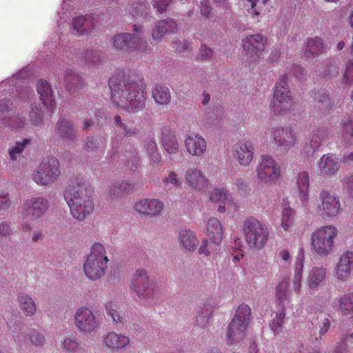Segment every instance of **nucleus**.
<instances>
[{"label":"nucleus","instance_id":"39","mask_svg":"<svg viewBox=\"0 0 353 353\" xmlns=\"http://www.w3.org/2000/svg\"><path fill=\"white\" fill-rule=\"evenodd\" d=\"M332 353H353V332L342 335Z\"/></svg>","mask_w":353,"mask_h":353},{"label":"nucleus","instance_id":"13","mask_svg":"<svg viewBox=\"0 0 353 353\" xmlns=\"http://www.w3.org/2000/svg\"><path fill=\"white\" fill-rule=\"evenodd\" d=\"M74 325L82 334H90L97 330L99 321L90 309L81 307L75 313Z\"/></svg>","mask_w":353,"mask_h":353},{"label":"nucleus","instance_id":"2","mask_svg":"<svg viewBox=\"0 0 353 353\" xmlns=\"http://www.w3.org/2000/svg\"><path fill=\"white\" fill-rule=\"evenodd\" d=\"M92 193L89 182L83 176L78 174L70 181L65 190L64 198L74 219L83 221L92 212Z\"/></svg>","mask_w":353,"mask_h":353},{"label":"nucleus","instance_id":"5","mask_svg":"<svg viewBox=\"0 0 353 353\" xmlns=\"http://www.w3.org/2000/svg\"><path fill=\"white\" fill-rule=\"evenodd\" d=\"M251 310L246 304L240 305L236 314L228 325L225 340L228 345H235L245 336V331L250 321Z\"/></svg>","mask_w":353,"mask_h":353},{"label":"nucleus","instance_id":"42","mask_svg":"<svg viewBox=\"0 0 353 353\" xmlns=\"http://www.w3.org/2000/svg\"><path fill=\"white\" fill-rule=\"evenodd\" d=\"M132 39L133 34L121 33L116 34L112 38L113 46L117 50H130V46Z\"/></svg>","mask_w":353,"mask_h":353},{"label":"nucleus","instance_id":"54","mask_svg":"<svg viewBox=\"0 0 353 353\" xmlns=\"http://www.w3.org/2000/svg\"><path fill=\"white\" fill-rule=\"evenodd\" d=\"M290 292L289 290V283L288 281H281L276 287V297L281 302L283 303L289 299Z\"/></svg>","mask_w":353,"mask_h":353},{"label":"nucleus","instance_id":"11","mask_svg":"<svg viewBox=\"0 0 353 353\" xmlns=\"http://www.w3.org/2000/svg\"><path fill=\"white\" fill-rule=\"evenodd\" d=\"M259 181L265 184H274L281 175L280 165L270 155H262L256 168Z\"/></svg>","mask_w":353,"mask_h":353},{"label":"nucleus","instance_id":"46","mask_svg":"<svg viewBox=\"0 0 353 353\" xmlns=\"http://www.w3.org/2000/svg\"><path fill=\"white\" fill-rule=\"evenodd\" d=\"M223 118V112L218 108H209L205 113L204 119L209 125H218Z\"/></svg>","mask_w":353,"mask_h":353},{"label":"nucleus","instance_id":"41","mask_svg":"<svg viewBox=\"0 0 353 353\" xmlns=\"http://www.w3.org/2000/svg\"><path fill=\"white\" fill-rule=\"evenodd\" d=\"M30 139H23L17 141L14 145L10 146L8 149L10 159L12 161H17L21 156L25 148L31 143Z\"/></svg>","mask_w":353,"mask_h":353},{"label":"nucleus","instance_id":"23","mask_svg":"<svg viewBox=\"0 0 353 353\" xmlns=\"http://www.w3.org/2000/svg\"><path fill=\"white\" fill-rule=\"evenodd\" d=\"M130 338L123 334L110 332L103 337V344L109 350L117 352L125 349L130 343Z\"/></svg>","mask_w":353,"mask_h":353},{"label":"nucleus","instance_id":"48","mask_svg":"<svg viewBox=\"0 0 353 353\" xmlns=\"http://www.w3.org/2000/svg\"><path fill=\"white\" fill-rule=\"evenodd\" d=\"M295 211L294 209L287 207L283 208L281 216V226L285 231L290 230L294 223Z\"/></svg>","mask_w":353,"mask_h":353},{"label":"nucleus","instance_id":"6","mask_svg":"<svg viewBox=\"0 0 353 353\" xmlns=\"http://www.w3.org/2000/svg\"><path fill=\"white\" fill-rule=\"evenodd\" d=\"M243 232L248 245L257 250L265 246L270 236L267 225L254 217H249L244 221Z\"/></svg>","mask_w":353,"mask_h":353},{"label":"nucleus","instance_id":"4","mask_svg":"<svg viewBox=\"0 0 353 353\" xmlns=\"http://www.w3.org/2000/svg\"><path fill=\"white\" fill-rule=\"evenodd\" d=\"M108 261L104 246L100 243H94L90 254L83 264V271L88 279L97 281L103 277L105 274Z\"/></svg>","mask_w":353,"mask_h":353},{"label":"nucleus","instance_id":"33","mask_svg":"<svg viewBox=\"0 0 353 353\" xmlns=\"http://www.w3.org/2000/svg\"><path fill=\"white\" fill-rule=\"evenodd\" d=\"M213 312L212 299L207 300L200 307L198 314L196 316V324L197 327L206 328L209 325L210 316Z\"/></svg>","mask_w":353,"mask_h":353},{"label":"nucleus","instance_id":"50","mask_svg":"<svg viewBox=\"0 0 353 353\" xmlns=\"http://www.w3.org/2000/svg\"><path fill=\"white\" fill-rule=\"evenodd\" d=\"M83 61L88 65H97L102 61V55L98 50H86L81 57Z\"/></svg>","mask_w":353,"mask_h":353},{"label":"nucleus","instance_id":"9","mask_svg":"<svg viewBox=\"0 0 353 353\" xmlns=\"http://www.w3.org/2000/svg\"><path fill=\"white\" fill-rule=\"evenodd\" d=\"M130 292L140 300H153L159 290L152 283L144 269H137L132 274L130 283Z\"/></svg>","mask_w":353,"mask_h":353},{"label":"nucleus","instance_id":"15","mask_svg":"<svg viewBox=\"0 0 353 353\" xmlns=\"http://www.w3.org/2000/svg\"><path fill=\"white\" fill-rule=\"evenodd\" d=\"M49 209V202L43 196H32L27 199L23 205V214L32 219L44 216Z\"/></svg>","mask_w":353,"mask_h":353},{"label":"nucleus","instance_id":"35","mask_svg":"<svg viewBox=\"0 0 353 353\" xmlns=\"http://www.w3.org/2000/svg\"><path fill=\"white\" fill-rule=\"evenodd\" d=\"M177 30V25L172 19H164L157 22L153 29L152 36L154 39H159L166 32L174 33Z\"/></svg>","mask_w":353,"mask_h":353},{"label":"nucleus","instance_id":"25","mask_svg":"<svg viewBox=\"0 0 353 353\" xmlns=\"http://www.w3.org/2000/svg\"><path fill=\"white\" fill-rule=\"evenodd\" d=\"M207 236L214 245H220L223 236V228L221 221L215 217L210 218L206 223Z\"/></svg>","mask_w":353,"mask_h":353},{"label":"nucleus","instance_id":"32","mask_svg":"<svg viewBox=\"0 0 353 353\" xmlns=\"http://www.w3.org/2000/svg\"><path fill=\"white\" fill-rule=\"evenodd\" d=\"M133 28V30L136 34H133V39L130 46V50L137 54L149 52L150 48L148 47L147 41L140 35V33L142 32V28L137 25H134Z\"/></svg>","mask_w":353,"mask_h":353},{"label":"nucleus","instance_id":"61","mask_svg":"<svg viewBox=\"0 0 353 353\" xmlns=\"http://www.w3.org/2000/svg\"><path fill=\"white\" fill-rule=\"evenodd\" d=\"M163 182L166 186L172 185L178 188H181L182 187V181L174 171H170L168 176L163 179Z\"/></svg>","mask_w":353,"mask_h":353},{"label":"nucleus","instance_id":"16","mask_svg":"<svg viewBox=\"0 0 353 353\" xmlns=\"http://www.w3.org/2000/svg\"><path fill=\"white\" fill-rule=\"evenodd\" d=\"M185 184L196 192H204L209 186V180L198 168H188L184 174Z\"/></svg>","mask_w":353,"mask_h":353},{"label":"nucleus","instance_id":"36","mask_svg":"<svg viewBox=\"0 0 353 353\" xmlns=\"http://www.w3.org/2000/svg\"><path fill=\"white\" fill-rule=\"evenodd\" d=\"M181 244L184 249L194 251L199 244V241L194 232L186 228L181 229L179 234Z\"/></svg>","mask_w":353,"mask_h":353},{"label":"nucleus","instance_id":"49","mask_svg":"<svg viewBox=\"0 0 353 353\" xmlns=\"http://www.w3.org/2000/svg\"><path fill=\"white\" fill-rule=\"evenodd\" d=\"M61 347L68 353H77L81 350L77 339L73 335L65 336L61 343Z\"/></svg>","mask_w":353,"mask_h":353},{"label":"nucleus","instance_id":"20","mask_svg":"<svg viewBox=\"0 0 353 353\" xmlns=\"http://www.w3.org/2000/svg\"><path fill=\"white\" fill-rule=\"evenodd\" d=\"M232 153L241 165L248 166L254 157V145L250 141H239L234 145Z\"/></svg>","mask_w":353,"mask_h":353},{"label":"nucleus","instance_id":"18","mask_svg":"<svg viewBox=\"0 0 353 353\" xmlns=\"http://www.w3.org/2000/svg\"><path fill=\"white\" fill-rule=\"evenodd\" d=\"M336 278L341 281H347L353 275V252H343L334 268Z\"/></svg>","mask_w":353,"mask_h":353},{"label":"nucleus","instance_id":"58","mask_svg":"<svg viewBox=\"0 0 353 353\" xmlns=\"http://www.w3.org/2000/svg\"><path fill=\"white\" fill-rule=\"evenodd\" d=\"M3 125H8L11 128H21L25 124V118L14 114L9 116L6 122H2Z\"/></svg>","mask_w":353,"mask_h":353},{"label":"nucleus","instance_id":"52","mask_svg":"<svg viewBox=\"0 0 353 353\" xmlns=\"http://www.w3.org/2000/svg\"><path fill=\"white\" fill-rule=\"evenodd\" d=\"M210 200L212 202L225 203L229 199L228 191L223 188H215L209 193Z\"/></svg>","mask_w":353,"mask_h":353},{"label":"nucleus","instance_id":"56","mask_svg":"<svg viewBox=\"0 0 353 353\" xmlns=\"http://www.w3.org/2000/svg\"><path fill=\"white\" fill-rule=\"evenodd\" d=\"M145 148L151 160L154 162H158L160 160L161 155L158 152L157 144L154 140L149 139L145 141Z\"/></svg>","mask_w":353,"mask_h":353},{"label":"nucleus","instance_id":"57","mask_svg":"<svg viewBox=\"0 0 353 353\" xmlns=\"http://www.w3.org/2000/svg\"><path fill=\"white\" fill-rule=\"evenodd\" d=\"M114 122L117 127L123 130L125 137H135L139 134V130L135 128H128L127 125L122 122L119 115L114 116Z\"/></svg>","mask_w":353,"mask_h":353},{"label":"nucleus","instance_id":"8","mask_svg":"<svg viewBox=\"0 0 353 353\" xmlns=\"http://www.w3.org/2000/svg\"><path fill=\"white\" fill-rule=\"evenodd\" d=\"M342 212L339 196L327 190H322L319 195L316 214L324 221H332Z\"/></svg>","mask_w":353,"mask_h":353},{"label":"nucleus","instance_id":"21","mask_svg":"<svg viewBox=\"0 0 353 353\" xmlns=\"http://www.w3.org/2000/svg\"><path fill=\"white\" fill-rule=\"evenodd\" d=\"M310 176L307 172H299L296 176V188L298 191L297 198L305 210H310Z\"/></svg>","mask_w":353,"mask_h":353},{"label":"nucleus","instance_id":"47","mask_svg":"<svg viewBox=\"0 0 353 353\" xmlns=\"http://www.w3.org/2000/svg\"><path fill=\"white\" fill-rule=\"evenodd\" d=\"M330 327V321L328 318H324L319 325L318 335L316 334V330L310 331L312 336L311 342L313 345L319 344L322 336L325 335Z\"/></svg>","mask_w":353,"mask_h":353},{"label":"nucleus","instance_id":"59","mask_svg":"<svg viewBox=\"0 0 353 353\" xmlns=\"http://www.w3.org/2000/svg\"><path fill=\"white\" fill-rule=\"evenodd\" d=\"M341 83L344 86H348L353 83V61H352L347 63Z\"/></svg>","mask_w":353,"mask_h":353},{"label":"nucleus","instance_id":"27","mask_svg":"<svg viewBox=\"0 0 353 353\" xmlns=\"http://www.w3.org/2000/svg\"><path fill=\"white\" fill-rule=\"evenodd\" d=\"M326 279V269L323 267H314L308 274L307 285L313 291L318 290L325 283Z\"/></svg>","mask_w":353,"mask_h":353},{"label":"nucleus","instance_id":"14","mask_svg":"<svg viewBox=\"0 0 353 353\" xmlns=\"http://www.w3.org/2000/svg\"><path fill=\"white\" fill-rule=\"evenodd\" d=\"M275 144L284 151L293 148L299 142L296 132L290 127H274L270 130Z\"/></svg>","mask_w":353,"mask_h":353},{"label":"nucleus","instance_id":"44","mask_svg":"<svg viewBox=\"0 0 353 353\" xmlns=\"http://www.w3.org/2000/svg\"><path fill=\"white\" fill-rule=\"evenodd\" d=\"M63 81L66 89L69 91L82 86V81L80 77L74 72L72 69L65 71Z\"/></svg>","mask_w":353,"mask_h":353},{"label":"nucleus","instance_id":"24","mask_svg":"<svg viewBox=\"0 0 353 353\" xmlns=\"http://www.w3.org/2000/svg\"><path fill=\"white\" fill-rule=\"evenodd\" d=\"M312 97L314 101V112L316 113V116L330 114L332 106L331 99L324 90L312 92Z\"/></svg>","mask_w":353,"mask_h":353},{"label":"nucleus","instance_id":"26","mask_svg":"<svg viewBox=\"0 0 353 353\" xmlns=\"http://www.w3.org/2000/svg\"><path fill=\"white\" fill-rule=\"evenodd\" d=\"M105 140L102 137H88L83 146V150L88 155L92 157H100L105 148Z\"/></svg>","mask_w":353,"mask_h":353},{"label":"nucleus","instance_id":"22","mask_svg":"<svg viewBox=\"0 0 353 353\" xmlns=\"http://www.w3.org/2000/svg\"><path fill=\"white\" fill-rule=\"evenodd\" d=\"M319 174L332 176L339 170L341 162L338 157L332 153L323 154L317 163Z\"/></svg>","mask_w":353,"mask_h":353},{"label":"nucleus","instance_id":"10","mask_svg":"<svg viewBox=\"0 0 353 353\" xmlns=\"http://www.w3.org/2000/svg\"><path fill=\"white\" fill-rule=\"evenodd\" d=\"M59 165V160L54 157L43 159L32 173V179L39 185L48 186L52 184L61 174Z\"/></svg>","mask_w":353,"mask_h":353},{"label":"nucleus","instance_id":"17","mask_svg":"<svg viewBox=\"0 0 353 353\" xmlns=\"http://www.w3.org/2000/svg\"><path fill=\"white\" fill-rule=\"evenodd\" d=\"M163 207L162 201L154 199H142L134 204V209L138 214L149 218L159 216Z\"/></svg>","mask_w":353,"mask_h":353},{"label":"nucleus","instance_id":"60","mask_svg":"<svg viewBox=\"0 0 353 353\" xmlns=\"http://www.w3.org/2000/svg\"><path fill=\"white\" fill-rule=\"evenodd\" d=\"M30 120L34 125H39L43 121V114L41 111V108L34 106L32 107V110L30 112Z\"/></svg>","mask_w":353,"mask_h":353},{"label":"nucleus","instance_id":"51","mask_svg":"<svg viewBox=\"0 0 353 353\" xmlns=\"http://www.w3.org/2000/svg\"><path fill=\"white\" fill-rule=\"evenodd\" d=\"M219 245H214L212 241L209 242L207 239H203L201 245L199 248L198 253L205 257L212 254H217V247Z\"/></svg>","mask_w":353,"mask_h":353},{"label":"nucleus","instance_id":"1","mask_svg":"<svg viewBox=\"0 0 353 353\" xmlns=\"http://www.w3.org/2000/svg\"><path fill=\"white\" fill-rule=\"evenodd\" d=\"M112 101L132 113L143 110L146 100V85L143 77L133 70H124L109 79Z\"/></svg>","mask_w":353,"mask_h":353},{"label":"nucleus","instance_id":"37","mask_svg":"<svg viewBox=\"0 0 353 353\" xmlns=\"http://www.w3.org/2000/svg\"><path fill=\"white\" fill-rule=\"evenodd\" d=\"M20 309L27 316H32L37 312V305L32 297L26 293H20L17 297Z\"/></svg>","mask_w":353,"mask_h":353},{"label":"nucleus","instance_id":"30","mask_svg":"<svg viewBox=\"0 0 353 353\" xmlns=\"http://www.w3.org/2000/svg\"><path fill=\"white\" fill-rule=\"evenodd\" d=\"M37 90L43 105L52 108L55 105V102L49 83L46 80L40 79L37 82Z\"/></svg>","mask_w":353,"mask_h":353},{"label":"nucleus","instance_id":"28","mask_svg":"<svg viewBox=\"0 0 353 353\" xmlns=\"http://www.w3.org/2000/svg\"><path fill=\"white\" fill-rule=\"evenodd\" d=\"M161 143L165 151L170 154H175L179 152V143L175 132L168 128L162 130Z\"/></svg>","mask_w":353,"mask_h":353},{"label":"nucleus","instance_id":"29","mask_svg":"<svg viewBox=\"0 0 353 353\" xmlns=\"http://www.w3.org/2000/svg\"><path fill=\"white\" fill-rule=\"evenodd\" d=\"M152 98L159 106L165 107L170 103L172 96L170 89L161 84H155L151 90Z\"/></svg>","mask_w":353,"mask_h":353},{"label":"nucleus","instance_id":"3","mask_svg":"<svg viewBox=\"0 0 353 353\" xmlns=\"http://www.w3.org/2000/svg\"><path fill=\"white\" fill-rule=\"evenodd\" d=\"M337 236L338 230L333 225L317 228L311 234V251L321 257L328 256L333 251Z\"/></svg>","mask_w":353,"mask_h":353},{"label":"nucleus","instance_id":"64","mask_svg":"<svg viewBox=\"0 0 353 353\" xmlns=\"http://www.w3.org/2000/svg\"><path fill=\"white\" fill-rule=\"evenodd\" d=\"M172 48L178 53L189 52L190 50V44L185 40H175L172 43Z\"/></svg>","mask_w":353,"mask_h":353},{"label":"nucleus","instance_id":"63","mask_svg":"<svg viewBox=\"0 0 353 353\" xmlns=\"http://www.w3.org/2000/svg\"><path fill=\"white\" fill-rule=\"evenodd\" d=\"M343 135H350L353 137V115L348 117L341 122Z\"/></svg>","mask_w":353,"mask_h":353},{"label":"nucleus","instance_id":"62","mask_svg":"<svg viewBox=\"0 0 353 353\" xmlns=\"http://www.w3.org/2000/svg\"><path fill=\"white\" fill-rule=\"evenodd\" d=\"M285 313L284 310L277 312L275 318L272 320L271 324V328L273 330L274 334L279 333V330L282 327L283 323V319L285 318Z\"/></svg>","mask_w":353,"mask_h":353},{"label":"nucleus","instance_id":"38","mask_svg":"<svg viewBox=\"0 0 353 353\" xmlns=\"http://www.w3.org/2000/svg\"><path fill=\"white\" fill-rule=\"evenodd\" d=\"M93 17H78L73 19L72 26L74 30H76L77 35H84L90 32L91 29L95 26L93 24Z\"/></svg>","mask_w":353,"mask_h":353},{"label":"nucleus","instance_id":"31","mask_svg":"<svg viewBox=\"0 0 353 353\" xmlns=\"http://www.w3.org/2000/svg\"><path fill=\"white\" fill-rule=\"evenodd\" d=\"M56 132L64 140L74 141L76 137V132L72 122L65 118L59 119Z\"/></svg>","mask_w":353,"mask_h":353},{"label":"nucleus","instance_id":"19","mask_svg":"<svg viewBox=\"0 0 353 353\" xmlns=\"http://www.w3.org/2000/svg\"><path fill=\"white\" fill-rule=\"evenodd\" d=\"M184 144L187 152L197 157H203L207 150V142L205 138L195 132L185 135Z\"/></svg>","mask_w":353,"mask_h":353},{"label":"nucleus","instance_id":"34","mask_svg":"<svg viewBox=\"0 0 353 353\" xmlns=\"http://www.w3.org/2000/svg\"><path fill=\"white\" fill-rule=\"evenodd\" d=\"M329 139V131L325 128H319L312 131L308 139V143L314 152L321 147L324 141Z\"/></svg>","mask_w":353,"mask_h":353},{"label":"nucleus","instance_id":"45","mask_svg":"<svg viewBox=\"0 0 353 353\" xmlns=\"http://www.w3.org/2000/svg\"><path fill=\"white\" fill-rule=\"evenodd\" d=\"M323 50V41L320 37H315L308 39L307 50L305 52L306 59L310 57H313L314 54L321 52Z\"/></svg>","mask_w":353,"mask_h":353},{"label":"nucleus","instance_id":"55","mask_svg":"<svg viewBox=\"0 0 353 353\" xmlns=\"http://www.w3.org/2000/svg\"><path fill=\"white\" fill-rule=\"evenodd\" d=\"M107 314L112 319V321L119 323L121 322L123 316L118 310V305L114 301L107 302L105 305Z\"/></svg>","mask_w":353,"mask_h":353},{"label":"nucleus","instance_id":"7","mask_svg":"<svg viewBox=\"0 0 353 353\" xmlns=\"http://www.w3.org/2000/svg\"><path fill=\"white\" fill-rule=\"evenodd\" d=\"M292 106L293 99L288 85V77L284 75L275 85L270 108L274 114L283 115L289 112Z\"/></svg>","mask_w":353,"mask_h":353},{"label":"nucleus","instance_id":"40","mask_svg":"<svg viewBox=\"0 0 353 353\" xmlns=\"http://www.w3.org/2000/svg\"><path fill=\"white\" fill-rule=\"evenodd\" d=\"M339 312L343 316H353V292H347L339 299Z\"/></svg>","mask_w":353,"mask_h":353},{"label":"nucleus","instance_id":"53","mask_svg":"<svg viewBox=\"0 0 353 353\" xmlns=\"http://www.w3.org/2000/svg\"><path fill=\"white\" fill-rule=\"evenodd\" d=\"M148 10L149 8L145 3H139L133 5L130 12L134 18L141 21V19H144L148 16Z\"/></svg>","mask_w":353,"mask_h":353},{"label":"nucleus","instance_id":"43","mask_svg":"<svg viewBox=\"0 0 353 353\" xmlns=\"http://www.w3.org/2000/svg\"><path fill=\"white\" fill-rule=\"evenodd\" d=\"M134 184L128 181H122L115 183L109 190L111 197H120L133 192Z\"/></svg>","mask_w":353,"mask_h":353},{"label":"nucleus","instance_id":"12","mask_svg":"<svg viewBox=\"0 0 353 353\" xmlns=\"http://www.w3.org/2000/svg\"><path fill=\"white\" fill-rule=\"evenodd\" d=\"M266 38L261 34L247 36L243 40V48L247 61L251 63L258 62L263 56Z\"/></svg>","mask_w":353,"mask_h":353}]
</instances>
